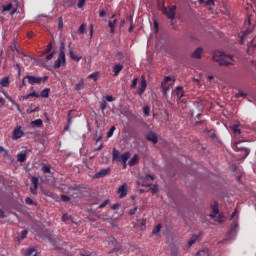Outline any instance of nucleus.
Returning <instances> with one entry per match:
<instances>
[{"instance_id":"f257e3e1","label":"nucleus","mask_w":256,"mask_h":256,"mask_svg":"<svg viewBox=\"0 0 256 256\" xmlns=\"http://www.w3.org/2000/svg\"><path fill=\"white\" fill-rule=\"evenodd\" d=\"M67 65V57L65 56V42L60 43L59 54L54 62V69H61V67H65Z\"/></svg>"},{"instance_id":"f03ea898","label":"nucleus","mask_w":256,"mask_h":256,"mask_svg":"<svg viewBox=\"0 0 256 256\" xmlns=\"http://www.w3.org/2000/svg\"><path fill=\"white\" fill-rule=\"evenodd\" d=\"M213 61H215L216 63H219V65L225 66V67H229V65H233V63H231V61H227L225 59V55L223 54V52H215L213 55Z\"/></svg>"},{"instance_id":"7ed1b4c3","label":"nucleus","mask_w":256,"mask_h":256,"mask_svg":"<svg viewBox=\"0 0 256 256\" xmlns=\"http://www.w3.org/2000/svg\"><path fill=\"white\" fill-rule=\"evenodd\" d=\"M26 79L29 85H41V83H45L46 81H49V76L35 77V76L27 75Z\"/></svg>"},{"instance_id":"20e7f679","label":"nucleus","mask_w":256,"mask_h":256,"mask_svg":"<svg viewBox=\"0 0 256 256\" xmlns=\"http://www.w3.org/2000/svg\"><path fill=\"white\" fill-rule=\"evenodd\" d=\"M37 235L41 239H46L47 241H50L51 243H53V241H55V239H57V236L54 235L53 233H51V231H49V230L37 231Z\"/></svg>"},{"instance_id":"39448f33","label":"nucleus","mask_w":256,"mask_h":256,"mask_svg":"<svg viewBox=\"0 0 256 256\" xmlns=\"http://www.w3.org/2000/svg\"><path fill=\"white\" fill-rule=\"evenodd\" d=\"M23 135H25L23 128L21 126H16L12 132V139L13 141H17L18 139H21Z\"/></svg>"},{"instance_id":"423d86ee","label":"nucleus","mask_w":256,"mask_h":256,"mask_svg":"<svg viewBox=\"0 0 256 256\" xmlns=\"http://www.w3.org/2000/svg\"><path fill=\"white\" fill-rule=\"evenodd\" d=\"M177 12V6H171L169 9L163 8V13L173 21L175 19V13Z\"/></svg>"},{"instance_id":"0eeeda50","label":"nucleus","mask_w":256,"mask_h":256,"mask_svg":"<svg viewBox=\"0 0 256 256\" xmlns=\"http://www.w3.org/2000/svg\"><path fill=\"white\" fill-rule=\"evenodd\" d=\"M175 93L177 95L179 103H187V100H185V91H183V86H177L175 88Z\"/></svg>"},{"instance_id":"6e6552de","label":"nucleus","mask_w":256,"mask_h":256,"mask_svg":"<svg viewBox=\"0 0 256 256\" xmlns=\"http://www.w3.org/2000/svg\"><path fill=\"white\" fill-rule=\"evenodd\" d=\"M38 187H39V178L34 176L31 178V186H30V191L32 195H37Z\"/></svg>"},{"instance_id":"1a4fd4ad","label":"nucleus","mask_w":256,"mask_h":256,"mask_svg":"<svg viewBox=\"0 0 256 256\" xmlns=\"http://www.w3.org/2000/svg\"><path fill=\"white\" fill-rule=\"evenodd\" d=\"M128 187H129V185H127V183H124L123 185H121L118 188L117 194H118L120 199H123V198L127 197V188Z\"/></svg>"},{"instance_id":"9d476101","label":"nucleus","mask_w":256,"mask_h":256,"mask_svg":"<svg viewBox=\"0 0 256 256\" xmlns=\"http://www.w3.org/2000/svg\"><path fill=\"white\" fill-rule=\"evenodd\" d=\"M111 173V168H105V169H101L99 172H97L94 175L95 179H101L103 177H107V175H109Z\"/></svg>"},{"instance_id":"9b49d317","label":"nucleus","mask_w":256,"mask_h":256,"mask_svg":"<svg viewBox=\"0 0 256 256\" xmlns=\"http://www.w3.org/2000/svg\"><path fill=\"white\" fill-rule=\"evenodd\" d=\"M145 89H147V80L145 79V76H142L141 84L138 89V95L140 97L145 93Z\"/></svg>"},{"instance_id":"f8f14e48","label":"nucleus","mask_w":256,"mask_h":256,"mask_svg":"<svg viewBox=\"0 0 256 256\" xmlns=\"http://www.w3.org/2000/svg\"><path fill=\"white\" fill-rule=\"evenodd\" d=\"M145 89H147V80L145 79V76H142L141 84L138 89V95L140 97L145 93Z\"/></svg>"},{"instance_id":"ddd939ff","label":"nucleus","mask_w":256,"mask_h":256,"mask_svg":"<svg viewBox=\"0 0 256 256\" xmlns=\"http://www.w3.org/2000/svg\"><path fill=\"white\" fill-rule=\"evenodd\" d=\"M116 15H112L110 20L108 21V26L110 27V32L115 33V27L117 25V18H115Z\"/></svg>"},{"instance_id":"4468645a","label":"nucleus","mask_w":256,"mask_h":256,"mask_svg":"<svg viewBox=\"0 0 256 256\" xmlns=\"http://www.w3.org/2000/svg\"><path fill=\"white\" fill-rule=\"evenodd\" d=\"M68 51H69L70 58L73 61H77V63H79L81 61L82 57L81 56H77L75 54V52H73V48L71 47V43H69V45H68Z\"/></svg>"},{"instance_id":"2eb2a0df","label":"nucleus","mask_w":256,"mask_h":256,"mask_svg":"<svg viewBox=\"0 0 256 256\" xmlns=\"http://www.w3.org/2000/svg\"><path fill=\"white\" fill-rule=\"evenodd\" d=\"M31 97H36V98H39V93L33 91L27 95H24V96H20L19 97V100L20 101H27V99H31Z\"/></svg>"},{"instance_id":"dca6fc26","label":"nucleus","mask_w":256,"mask_h":256,"mask_svg":"<svg viewBox=\"0 0 256 256\" xmlns=\"http://www.w3.org/2000/svg\"><path fill=\"white\" fill-rule=\"evenodd\" d=\"M203 55V48L198 47L191 55L192 59H201Z\"/></svg>"},{"instance_id":"f3484780","label":"nucleus","mask_w":256,"mask_h":256,"mask_svg":"<svg viewBox=\"0 0 256 256\" xmlns=\"http://www.w3.org/2000/svg\"><path fill=\"white\" fill-rule=\"evenodd\" d=\"M146 139L147 141H151L154 145H156V143L158 142L157 135H155V133L153 132H149L148 134H146Z\"/></svg>"},{"instance_id":"a211bd4d","label":"nucleus","mask_w":256,"mask_h":256,"mask_svg":"<svg viewBox=\"0 0 256 256\" xmlns=\"http://www.w3.org/2000/svg\"><path fill=\"white\" fill-rule=\"evenodd\" d=\"M118 160L120 163H123L125 169V167H127V161H129V153L126 152L122 154Z\"/></svg>"},{"instance_id":"6ab92c4d","label":"nucleus","mask_w":256,"mask_h":256,"mask_svg":"<svg viewBox=\"0 0 256 256\" xmlns=\"http://www.w3.org/2000/svg\"><path fill=\"white\" fill-rule=\"evenodd\" d=\"M75 91H81L85 89V79L81 78L78 83L75 85Z\"/></svg>"},{"instance_id":"aec40b11","label":"nucleus","mask_w":256,"mask_h":256,"mask_svg":"<svg viewBox=\"0 0 256 256\" xmlns=\"http://www.w3.org/2000/svg\"><path fill=\"white\" fill-rule=\"evenodd\" d=\"M37 254V248L35 246H31L26 249L24 256H31Z\"/></svg>"},{"instance_id":"412c9836","label":"nucleus","mask_w":256,"mask_h":256,"mask_svg":"<svg viewBox=\"0 0 256 256\" xmlns=\"http://www.w3.org/2000/svg\"><path fill=\"white\" fill-rule=\"evenodd\" d=\"M121 71H123V64L114 65V67H113L114 77H117V75H119V73H121Z\"/></svg>"},{"instance_id":"4be33fe9","label":"nucleus","mask_w":256,"mask_h":256,"mask_svg":"<svg viewBox=\"0 0 256 256\" xmlns=\"http://www.w3.org/2000/svg\"><path fill=\"white\" fill-rule=\"evenodd\" d=\"M62 221H63L64 223H69V221H70V223H75V222L73 221V217H72L71 215H69V213L63 214V216H62Z\"/></svg>"},{"instance_id":"5701e85b","label":"nucleus","mask_w":256,"mask_h":256,"mask_svg":"<svg viewBox=\"0 0 256 256\" xmlns=\"http://www.w3.org/2000/svg\"><path fill=\"white\" fill-rule=\"evenodd\" d=\"M31 127H37V128H41V127H43V120H41V119H36V120H33L32 122H31Z\"/></svg>"},{"instance_id":"b1692460","label":"nucleus","mask_w":256,"mask_h":256,"mask_svg":"<svg viewBox=\"0 0 256 256\" xmlns=\"http://www.w3.org/2000/svg\"><path fill=\"white\" fill-rule=\"evenodd\" d=\"M139 163V156L134 155L128 162L130 167H133L134 165H137Z\"/></svg>"},{"instance_id":"393cba45","label":"nucleus","mask_w":256,"mask_h":256,"mask_svg":"<svg viewBox=\"0 0 256 256\" xmlns=\"http://www.w3.org/2000/svg\"><path fill=\"white\" fill-rule=\"evenodd\" d=\"M41 171L42 173L46 174V173H51V166L47 165L45 163L41 164Z\"/></svg>"},{"instance_id":"a878e982","label":"nucleus","mask_w":256,"mask_h":256,"mask_svg":"<svg viewBox=\"0 0 256 256\" xmlns=\"http://www.w3.org/2000/svg\"><path fill=\"white\" fill-rule=\"evenodd\" d=\"M49 93H51V89L45 88L41 91L39 97H43L44 99H47L49 97Z\"/></svg>"},{"instance_id":"bb28decb","label":"nucleus","mask_w":256,"mask_h":256,"mask_svg":"<svg viewBox=\"0 0 256 256\" xmlns=\"http://www.w3.org/2000/svg\"><path fill=\"white\" fill-rule=\"evenodd\" d=\"M53 50V43H48L46 48L43 50L42 55H49L51 51Z\"/></svg>"},{"instance_id":"cd10ccee","label":"nucleus","mask_w":256,"mask_h":256,"mask_svg":"<svg viewBox=\"0 0 256 256\" xmlns=\"http://www.w3.org/2000/svg\"><path fill=\"white\" fill-rule=\"evenodd\" d=\"M17 161H19V163H25V161H27V154L25 153L18 154Z\"/></svg>"},{"instance_id":"c85d7f7f","label":"nucleus","mask_w":256,"mask_h":256,"mask_svg":"<svg viewBox=\"0 0 256 256\" xmlns=\"http://www.w3.org/2000/svg\"><path fill=\"white\" fill-rule=\"evenodd\" d=\"M212 213L213 214H210V217H211V219H215V215H218L219 214V206H217V205H213L212 206Z\"/></svg>"},{"instance_id":"c756f323","label":"nucleus","mask_w":256,"mask_h":256,"mask_svg":"<svg viewBox=\"0 0 256 256\" xmlns=\"http://www.w3.org/2000/svg\"><path fill=\"white\" fill-rule=\"evenodd\" d=\"M197 239H199V235H193L188 241V247H192L193 245H195Z\"/></svg>"},{"instance_id":"7c9ffc66","label":"nucleus","mask_w":256,"mask_h":256,"mask_svg":"<svg viewBox=\"0 0 256 256\" xmlns=\"http://www.w3.org/2000/svg\"><path fill=\"white\" fill-rule=\"evenodd\" d=\"M6 97L7 99H9L10 103L14 105V107H16L18 113H21V106L17 102H15V100L11 99V97L9 96H6Z\"/></svg>"},{"instance_id":"2f4dec72","label":"nucleus","mask_w":256,"mask_h":256,"mask_svg":"<svg viewBox=\"0 0 256 256\" xmlns=\"http://www.w3.org/2000/svg\"><path fill=\"white\" fill-rule=\"evenodd\" d=\"M117 159H120L119 152L117 149H113L112 151V161H117Z\"/></svg>"},{"instance_id":"473e14b6","label":"nucleus","mask_w":256,"mask_h":256,"mask_svg":"<svg viewBox=\"0 0 256 256\" xmlns=\"http://www.w3.org/2000/svg\"><path fill=\"white\" fill-rule=\"evenodd\" d=\"M0 85L2 87H9V78L8 77H4L2 78L1 82H0Z\"/></svg>"},{"instance_id":"72a5a7b5","label":"nucleus","mask_w":256,"mask_h":256,"mask_svg":"<svg viewBox=\"0 0 256 256\" xmlns=\"http://www.w3.org/2000/svg\"><path fill=\"white\" fill-rule=\"evenodd\" d=\"M14 49L16 52H18L19 55H23L24 57H27V54H24L23 51L19 49V47H17V41L15 40H14Z\"/></svg>"},{"instance_id":"f704fd0d","label":"nucleus","mask_w":256,"mask_h":256,"mask_svg":"<svg viewBox=\"0 0 256 256\" xmlns=\"http://www.w3.org/2000/svg\"><path fill=\"white\" fill-rule=\"evenodd\" d=\"M161 89L163 91V95H167V92L169 91V87L167 86V84H165V82H161Z\"/></svg>"},{"instance_id":"c9c22d12","label":"nucleus","mask_w":256,"mask_h":256,"mask_svg":"<svg viewBox=\"0 0 256 256\" xmlns=\"http://www.w3.org/2000/svg\"><path fill=\"white\" fill-rule=\"evenodd\" d=\"M231 129L233 133H237L238 135H241V129L239 128V125H233Z\"/></svg>"},{"instance_id":"e433bc0d","label":"nucleus","mask_w":256,"mask_h":256,"mask_svg":"<svg viewBox=\"0 0 256 256\" xmlns=\"http://www.w3.org/2000/svg\"><path fill=\"white\" fill-rule=\"evenodd\" d=\"M160 231H161V224H158L152 230V235H157V233H159Z\"/></svg>"},{"instance_id":"4c0bfd02","label":"nucleus","mask_w":256,"mask_h":256,"mask_svg":"<svg viewBox=\"0 0 256 256\" xmlns=\"http://www.w3.org/2000/svg\"><path fill=\"white\" fill-rule=\"evenodd\" d=\"M29 232L27 230H22L19 236L20 241H23V239H25L27 237V234Z\"/></svg>"},{"instance_id":"58836bf2","label":"nucleus","mask_w":256,"mask_h":256,"mask_svg":"<svg viewBox=\"0 0 256 256\" xmlns=\"http://www.w3.org/2000/svg\"><path fill=\"white\" fill-rule=\"evenodd\" d=\"M13 8V4L12 3H8L7 5H4L2 7V11L5 12V11H11V9Z\"/></svg>"},{"instance_id":"ea45409f","label":"nucleus","mask_w":256,"mask_h":256,"mask_svg":"<svg viewBox=\"0 0 256 256\" xmlns=\"http://www.w3.org/2000/svg\"><path fill=\"white\" fill-rule=\"evenodd\" d=\"M150 112H151V107L145 106V107L143 108V113H144L145 117H149V113H150Z\"/></svg>"},{"instance_id":"a19ab883","label":"nucleus","mask_w":256,"mask_h":256,"mask_svg":"<svg viewBox=\"0 0 256 256\" xmlns=\"http://www.w3.org/2000/svg\"><path fill=\"white\" fill-rule=\"evenodd\" d=\"M150 191L151 193L155 194V193H159V186H157L156 184L150 187Z\"/></svg>"},{"instance_id":"79ce46f5","label":"nucleus","mask_w":256,"mask_h":256,"mask_svg":"<svg viewBox=\"0 0 256 256\" xmlns=\"http://www.w3.org/2000/svg\"><path fill=\"white\" fill-rule=\"evenodd\" d=\"M61 201H63L64 203H69V201H71V198L65 194H62Z\"/></svg>"},{"instance_id":"37998d69","label":"nucleus","mask_w":256,"mask_h":256,"mask_svg":"<svg viewBox=\"0 0 256 256\" xmlns=\"http://www.w3.org/2000/svg\"><path fill=\"white\" fill-rule=\"evenodd\" d=\"M98 77H99V74L97 72H94V73L88 75V79H93L94 81H97Z\"/></svg>"},{"instance_id":"c03bdc74","label":"nucleus","mask_w":256,"mask_h":256,"mask_svg":"<svg viewBox=\"0 0 256 256\" xmlns=\"http://www.w3.org/2000/svg\"><path fill=\"white\" fill-rule=\"evenodd\" d=\"M86 1L87 0H78V4H77L78 9H83V7H85Z\"/></svg>"},{"instance_id":"a18cd8bd","label":"nucleus","mask_w":256,"mask_h":256,"mask_svg":"<svg viewBox=\"0 0 256 256\" xmlns=\"http://www.w3.org/2000/svg\"><path fill=\"white\" fill-rule=\"evenodd\" d=\"M113 133H115V126H112V127L110 128V130H109L108 133H107V137H108V138L113 137Z\"/></svg>"},{"instance_id":"49530a36","label":"nucleus","mask_w":256,"mask_h":256,"mask_svg":"<svg viewBox=\"0 0 256 256\" xmlns=\"http://www.w3.org/2000/svg\"><path fill=\"white\" fill-rule=\"evenodd\" d=\"M53 57H55V51H52V52L48 53V55H46V61H51V59H53Z\"/></svg>"},{"instance_id":"de8ad7c7","label":"nucleus","mask_w":256,"mask_h":256,"mask_svg":"<svg viewBox=\"0 0 256 256\" xmlns=\"http://www.w3.org/2000/svg\"><path fill=\"white\" fill-rule=\"evenodd\" d=\"M85 29H86L85 24H81V26H80L79 29H78V33H80L81 35H83V33H85Z\"/></svg>"},{"instance_id":"09e8293b","label":"nucleus","mask_w":256,"mask_h":256,"mask_svg":"<svg viewBox=\"0 0 256 256\" xmlns=\"http://www.w3.org/2000/svg\"><path fill=\"white\" fill-rule=\"evenodd\" d=\"M25 203H26V205H35V202L33 201V199H31L29 197H27L25 199Z\"/></svg>"},{"instance_id":"8fccbe9b","label":"nucleus","mask_w":256,"mask_h":256,"mask_svg":"<svg viewBox=\"0 0 256 256\" xmlns=\"http://www.w3.org/2000/svg\"><path fill=\"white\" fill-rule=\"evenodd\" d=\"M100 109H101V111H105L107 109V102L106 101L101 102Z\"/></svg>"},{"instance_id":"3c124183","label":"nucleus","mask_w":256,"mask_h":256,"mask_svg":"<svg viewBox=\"0 0 256 256\" xmlns=\"http://www.w3.org/2000/svg\"><path fill=\"white\" fill-rule=\"evenodd\" d=\"M27 85V78L26 76L23 78L22 83L19 85L20 89H23Z\"/></svg>"},{"instance_id":"603ef678","label":"nucleus","mask_w":256,"mask_h":256,"mask_svg":"<svg viewBox=\"0 0 256 256\" xmlns=\"http://www.w3.org/2000/svg\"><path fill=\"white\" fill-rule=\"evenodd\" d=\"M154 181L155 180V176L154 175H151V174H148L146 175L145 177V181Z\"/></svg>"},{"instance_id":"864d4df0","label":"nucleus","mask_w":256,"mask_h":256,"mask_svg":"<svg viewBox=\"0 0 256 256\" xmlns=\"http://www.w3.org/2000/svg\"><path fill=\"white\" fill-rule=\"evenodd\" d=\"M109 205V200H105L102 204L99 205L98 209H103Z\"/></svg>"},{"instance_id":"5fc2aeb1","label":"nucleus","mask_w":256,"mask_h":256,"mask_svg":"<svg viewBox=\"0 0 256 256\" xmlns=\"http://www.w3.org/2000/svg\"><path fill=\"white\" fill-rule=\"evenodd\" d=\"M58 29H59V31H61V29H63V18L62 17L59 18Z\"/></svg>"},{"instance_id":"6e6d98bb","label":"nucleus","mask_w":256,"mask_h":256,"mask_svg":"<svg viewBox=\"0 0 256 256\" xmlns=\"http://www.w3.org/2000/svg\"><path fill=\"white\" fill-rule=\"evenodd\" d=\"M106 101H108L109 103H113V101H115V98L111 95H107L105 97Z\"/></svg>"},{"instance_id":"4d7b16f0","label":"nucleus","mask_w":256,"mask_h":256,"mask_svg":"<svg viewBox=\"0 0 256 256\" xmlns=\"http://www.w3.org/2000/svg\"><path fill=\"white\" fill-rule=\"evenodd\" d=\"M0 153H4V157H7V155H9V151L5 150L3 146H0Z\"/></svg>"},{"instance_id":"13d9d810","label":"nucleus","mask_w":256,"mask_h":256,"mask_svg":"<svg viewBox=\"0 0 256 256\" xmlns=\"http://www.w3.org/2000/svg\"><path fill=\"white\" fill-rule=\"evenodd\" d=\"M130 87H131V89H135V87H137V78H134L132 80V83H131Z\"/></svg>"},{"instance_id":"bf43d9fd","label":"nucleus","mask_w":256,"mask_h":256,"mask_svg":"<svg viewBox=\"0 0 256 256\" xmlns=\"http://www.w3.org/2000/svg\"><path fill=\"white\" fill-rule=\"evenodd\" d=\"M70 191H77V189H80L79 185L74 184L72 186H69Z\"/></svg>"},{"instance_id":"052dcab7","label":"nucleus","mask_w":256,"mask_h":256,"mask_svg":"<svg viewBox=\"0 0 256 256\" xmlns=\"http://www.w3.org/2000/svg\"><path fill=\"white\" fill-rule=\"evenodd\" d=\"M236 97H237V99H239V97H247V94H245L244 92H238L237 94H236Z\"/></svg>"},{"instance_id":"680f3d73","label":"nucleus","mask_w":256,"mask_h":256,"mask_svg":"<svg viewBox=\"0 0 256 256\" xmlns=\"http://www.w3.org/2000/svg\"><path fill=\"white\" fill-rule=\"evenodd\" d=\"M137 209V206H135L133 209L129 211V215H135V213H137Z\"/></svg>"},{"instance_id":"e2e57ef3","label":"nucleus","mask_w":256,"mask_h":256,"mask_svg":"<svg viewBox=\"0 0 256 256\" xmlns=\"http://www.w3.org/2000/svg\"><path fill=\"white\" fill-rule=\"evenodd\" d=\"M215 221H217V223H223V215H219L216 219H215Z\"/></svg>"},{"instance_id":"0e129e2a","label":"nucleus","mask_w":256,"mask_h":256,"mask_svg":"<svg viewBox=\"0 0 256 256\" xmlns=\"http://www.w3.org/2000/svg\"><path fill=\"white\" fill-rule=\"evenodd\" d=\"M171 256H181V254H179V251H177V250H172Z\"/></svg>"},{"instance_id":"69168bd1","label":"nucleus","mask_w":256,"mask_h":256,"mask_svg":"<svg viewBox=\"0 0 256 256\" xmlns=\"http://www.w3.org/2000/svg\"><path fill=\"white\" fill-rule=\"evenodd\" d=\"M169 81H171V77L170 76H166L164 78V81H162V83H165L167 85V83H169Z\"/></svg>"},{"instance_id":"338daca9","label":"nucleus","mask_w":256,"mask_h":256,"mask_svg":"<svg viewBox=\"0 0 256 256\" xmlns=\"http://www.w3.org/2000/svg\"><path fill=\"white\" fill-rule=\"evenodd\" d=\"M105 15H107V12H105V10H100L99 17H105Z\"/></svg>"},{"instance_id":"774afa93","label":"nucleus","mask_w":256,"mask_h":256,"mask_svg":"<svg viewBox=\"0 0 256 256\" xmlns=\"http://www.w3.org/2000/svg\"><path fill=\"white\" fill-rule=\"evenodd\" d=\"M5 105V98L1 97L0 98V107H3Z\"/></svg>"}]
</instances>
